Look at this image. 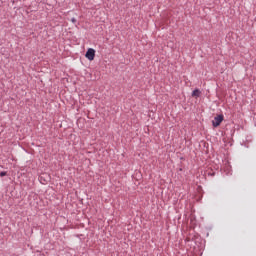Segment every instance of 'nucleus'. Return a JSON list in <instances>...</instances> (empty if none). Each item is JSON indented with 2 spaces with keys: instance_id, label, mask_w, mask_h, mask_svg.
Returning <instances> with one entry per match:
<instances>
[{
  "instance_id": "nucleus-1",
  "label": "nucleus",
  "mask_w": 256,
  "mask_h": 256,
  "mask_svg": "<svg viewBox=\"0 0 256 256\" xmlns=\"http://www.w3.org/2000/svg\"><path fill=\"white\" fill-rule=\"evenodd\" d=\"M224 121V115L220 114L214 117V120L212 121L213 127H219L221 123Z\"/></svg>"
},
{
  "instance_id": "nucleus-2",
  "label": "nucleus",
  "mask_w": 256,
  "mask_h": 256,
  "mask_svg": "<svg viewBox=\"0 0 256 256\" xmlns=\"http://www.w3.org/2000/svg\"><path fill=\"white\" fill-rule=\"evenodd\" d=\"M95 53L96 51L92 48H89L85 54V58H87L89 61H93L95 59Z\"/></svg>"
},
{
  "instance_id": "nucleus-3",
  "label": "nucleus",
  "mask_w": 256,
  "mask_h": 256,
  "mask_svg": "<svg viewBox=\"0 0 256 256\" xmlns=\"http://www.w3.org/2000/svg\"><path fill=\"white\" fill-rule=\"evenodd\" d=\"M200 95H201V91L199 89H195L192 92V97H200Z\"/></svg>"
},
{
  "instance_id": "nucleus-4",
  "label": "nucleus",
  "mask_w": 256,
  "mask_h": 256,
  "mask_svg": "<svg viewBox=\"0 0 256 256\" xmlns=\"http://www.w3.org/2000/svg\"><path fill=\"white\" fill-rule=\"evenodd\" d=\"M2 177L6 176L7 175V172H1L0 174Z\"/></svg>"
},
{
  "instance_id": "nucleus-5",
  "label": "nucleus",
  "mask_w": 256,
  "mask_h": 256,
  "mask_svg": "<svg viewBox=\"0 0 256 256\" xmlns=\"http://www.w3.org/2000/svg\"><path fill=\"white\" fill-rule=\"evenodd\" d=\"M72 22H75V19H72Z\"/></svg>"
}]
</instances>
